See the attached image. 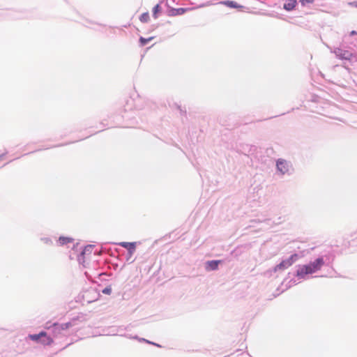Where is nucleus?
<instances>
[{"instance_id":"nucleus-14","label":"nucleus","mask_w":357,"mask_h":357,"mask_svg":"<svg viewBox=\"0 0 357 357\" xmlns=\"http://www.w3.org/2000/svg\"><path fill=\"white\" fill-rule=\"evenodd\" d=\"M139 20L142 22H147L149 20V13H144L141 15Z\"/></svg>"},{"instance_id":"nucleus-13","label":"nucleus","mask_w":357,"mask_h":357,"mask_svg":"<svg viewBox=\"0 0 357 357\" xmlns=\"http://www.w3.org/2000/svg\"><path fill=\"white\" fill-rule=\"evenodd\" d=\"M161 10V7L159 4L155 5L153 8V17L157 18V13Z\"/></svg>"},{"instance_id":"nucleus-10","label":"nucleus","mask_w":357,"mask_h":357,"mask_svg":"<svg viewBox=\"0 0 357 357\" xmlns=\"http://www.w3.org/2000/svg\"><path fill=\"white\" fill-rule=\"evenodd\" d=\"M324 264L323 259L319 258L316 260V262L314 263V271L315 270L319 269L321 266Z\"/></svg>"},{"instance_id":"nucleus-22","label":"nucleus","mask_w":357,"mask_h":357,"mask_svg":"<svg viewBox=\"0 0 357 357\" xmlns=\"http://www.w3.org/2000/svg\"><path fill=\"white\" fill-rule=\"evenodd\" d=\"M350 5L357 8V2L351 3Z\"/></svg>"},{"instance_id":"nucleus-11","label":"nucleus","mask_w":357,"mask_h":357,"mask_svg":"<svg viewBox=\"0 0 357 357\" xmlns=\"http://www.w3.org/2000/svg\"><path fill=\"white\" fill-rule=\"evenodd\" d=\"M153 37H150L149 38H144L143 37L139 38V43L141 46H145L149 41L152 40Z\"/></svg>"},{"instance_id":"nucleus-8","label":"nucleus","mask_w":357,"mask_h":357,"mask_svg":"<svg viewBox=\"0 0 357 357\" xmlns=\"http://www.w3.org/2000/svg\"><path fill=\"white\" fill-rule=\"evenodd\" d=\"M296 4V0H289L287 3L284 4V8L287 10H293Z\"/></svg>"},{"instance_id":"nucleus-4","label":"nucleus","mask_w":357,"mask_h":357,"mask_svg":"<svg viewBox=\"0 0 357 357\" xmlns=\"http://www.w3.org/2000/svg\"><path fill=\"white\" fill-rule=\"evenodd\" d=\"M334 53L337 57L341 59L349 60L352 56V54L350 52L342 49L335 50Z\"/></svg>"},{"instance_id":"nucleus-3","label":"nucleus","mask_w":357,"mask_h":357,"mask_svg":"<svg viewBox=\"0 0 357 357\" xmlns=\"http://www.w3.org/2000/svg\"><path fill=\"white\" fill-rule=\"evenodd\" d=\"M312 273V264L310 263L308 265H303L299 266L296 271V275L299 278H304L305 275L310 274Z\"/></svg>"},{"instance_id":"nucleus-12","label":"nucleus","mask_w":357,"mask_h":357,"mask_svg":"<svg viewBox=\"0 0 357 357\" xmlns=\"http://www.w3.org/2000/svg\"><path fill=\"white\" fill-rule=\"evenodd\" d=\"M59 241L61 245H65L73 241V239L68 237L61 236L59 238Z\"/></svg>"},{"instance_id":"nucleus-16","label":"nucleus","mask_w":357,"mask_h":357,"mask_svg":"<svg viewBox=\"0 0 357 357\" xmlns=\"http://www.w3.org/2000/svg\"><path fill=\"white\" fill-rule=\"evenodd\" d=\"M91 250H92V245H86L84 250L82 252V255H85L86 252H89V253H91Z\"/></svg>"},{"instance_id":"nucleus-18","label":"nucleus","mask_w":357,"mask_h":357,"mask_svg":"<svg viewBox=\"0 0 357 357\" xmlns=\"http://www.w3.org/2000/svg\"><path fill=\"white\" fill-rule=\"evenodd\" d=\"M299 1L303 6H305L307 4L312 3V0H299Z\"/></svg>"},{"instance_id":"nucleus-19","label":"nucleus","mask_w":357,"mask_h":357,"mask_svg":"<svg viewBox=\"0 0 357 357\" xmlns=\"http://www.w3.org/2000/svg\"><path fill=\"white\" fill-rule=\"evenodd\" d=\"M70 325V323H66V324L61 325V328L62 330H65V329H67Z\"/></svg>"},{"instance_id":"nucleus-24","label":"nucleus","mask_w":357,"mask_h":357,"mask_svg":"<svg viewBox=\"0 0 357 357\" xmlns=\"http://www.w3.org/2000/svg\"><path fill=\"white\" fill-rule=\"evenodd\" d=\"M45 243L48 242V240L47 238H45Z\"/></svg>"},{"instance_id":"nucleus-23","label":"nucleus","mask_w":357,"mask_h":357,"mask_svg":"<svg viewBox=\"0 0 357 357\" xmlns=\"http://www.w3.org/2000/svg\"><path fill=\"white\" fill-rule=\"evenodd\" d=\"M131 256H130L129 255H128V258H127V260H129V258Z\"/></svg>"},{"instance_id":"nucleus-1","label":"nucleus","mask_w":357,"mask_h":357,"mask_svg":"<svg viewBox=\"0 0 357 357\" xmlns=\"http://www.w3.org/2000/svg\"><path fill=\"white\" fill-rule=\"evenodd\" d=\"M276 168H277V170L279 172H280V174L282 175H284V174L289 175L291 174V172L293 170L291 163L284 159H282V158H279L276 161Z\"/></svg>"},{"instance_id":"nucleus-2","label":"nucleus","mask_w":357,"mask_h":357,"mask_svg":"<svg viewBox=\"0 0 357 357\" xmlns=\"http://www.w3.org/2000/svg\"><path fill=\"white\" fill-rule=\"evenodd\" d=\"M298 259V255L297 254L291 255L289 258L282 260L279 264L275 266L273 268V271L277 272L278 271H284L287 269L295 263Z\"/></svg>"},{"instance_id":"nucleus-21","label":"nucleus","mask_w":357,"mask_h":357,"mask_svg":"<svg viewBox=\"0 0 357 357\" xmlns=\"http://www.w3.org/2000/svg\"><path fill=\"white\" fill-rule=\"evenodd\" d=\"M350 35L351 36L357 35V32L356 31H351Z\"/></svg>"},{"instance_id":"nucleus-15","label":"nucleus","mask_w":357,"mask_h":357,"mask_svg":"<svg viewBox=\"0 0 357 357\" xmlns=\"http://www.w3.org/2000/svg\"><path fill=\"white\" fill-rule=\"evenodd\" d=\"M185 12V9L183 8L172 10V15H182Z\"/></svg>"},{"instance_id":"nucleus-5","label":"nucleus","mask_w":357,"mask_h":357,"mask_svg":"<svg viewBox=\"0 0 357 357\" xmlns=\"http://www.w3.org/2000/svg\"><path fill=\"white\" fill-rule=\"evenodd\" d=\"M119 245H121L122 248H124L127 249L128 250V255L130 256H132L134 252H135L136 249V243L135 242H121L119 243Z\"/></svg>"},{"instance_id":"nucleus-9","label":"nucleus","mask_w":357,"mask_h":357,"mask_svg":"<svg viewBox=\"0 0 357 357\" xmlns=\"http://www.w3.org/2000/svg\"><path fill=\"white\" fill-rule=\"evenodd\" d=\"M46 336V333L45 331H41L40 333H39L38 334H33V335H29V338L31 340H33V341H36V342H38L39 341V340L42 337H45Z\"/></svg>"},{"instance_id":"nucleus-7","label":"nucleus","mask_w":357,"mask_h":357,"mask_svg":"<svg viewBox=\"0 0 357 357\" xmlns=\"http://www.w3.org/2000/svg\"><path fill=\"white\" fill-rule=\"evenodd\" d=\"M219 3L225 5L227 6H228L229 8H243L242 6L238 4L236 2L234 1H229V0L223 1H220Z\"/></svg>"},{"instance_id":"nucleus-17","label":"nucleus","mask_w":357,"mask_h":357,"mask_svg":"<svg viewBox=\"0 0 357 357\" xmlns=\"http://www.w3.org/2000/svg\"><path fill=\"white\" fill-rule=\"evenodd\" d=\"M102 292L104 294L109 295L112 293V287L110 286H107L105 289H102Z\"/></svg>"},{"instance_id":"nucleus-20","label":"nucleus","mask_w":357,"mask_h":357,"mask_svg":"<svg viewBox=\"0 0 357 357\" xmlns=\"http://www.w3.org/2000/svg\"><path fill=\"white\" fill-rule=\"evenodd\" d=\"M142 341H144V342H147V343H149V344H154V345H155V346H157V347H161L160 345H159V344H158L153 343V342H150V341H149V340H145V339H144V338H142Z\"/></svg>"},{"instance_id":"nucleus-6","label":"nucleus","mask_w":357,"mask_h":357,"mask_svg":"<svg viewBox=\"0 0 357 357\" xmlns=\"http://www.w3.org/2000/svg\"><path fill=\"white\" fill-rule=\"evenodd\" d=\"M221 263L220 260H211L208 261L206 263V269L208 271H214L216 270L218 267V265Z\"/></svg>"}]
</instances>
